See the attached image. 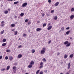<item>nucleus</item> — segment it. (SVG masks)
<instances>
[{
	"label": "nucleus",
	"instance_id": "b1692460",
	"mask_svg": "<svg viewBox=\"0 0 74 74\" xmlns=\"http://www.w3.org/2000/svg\"><path fill=\"white\" fill-rule=\"evenodd\" d=\"M5 70V68H3L1 69V71H4Z\"/></svg>",
	"mask_w": 74,
	"mask_h": 74
},
{
	"label": "nucleus",
	"instance_id": "6e6d98bb",
	"mask_svg": "<svg viewBox=\"0 0 74 74\" xmlns=\"http://www.w3.org/2000/svg\"><path fill=\"white\" fill-rule=\"evenodd\" d=\"M14 31H15V29H14L12 30V31H13V32H14Z\"/></svg>",
	"mask_w": 74,
	"mask_h": 74
},
{
	"label": "nucleus",
	"instance_id": "8fccbe9b",
	"mask_svg": "<svg viewBox=\"0 0 74 74\" xmlns=\"http://www.w3.org/2000/svg\"><path fill=\"white\" fill-rule=\"evenodd\" d=\"M23 36L24 37H25V36H26V35L25 34H23Z\"/></svg>",
	"mask_w": 74,
	"mask_h": 74
},
{
	"label": "nucleus",
	"instance_id": "338daca9",
	"mask_svg": "<svg viewBox=\"0 0 74 74\" xmlns=\"http://www.w3.org/2000/svg\"><path fill=\"white\" fill-rule=\"evenodd\" d=\"M19 40H20V38H19Z\"/></svg>",
	"mask_w": 74,
	"mask_h": 74
},
{
	"label": "nucleus",
	"instance_id": "2f4dec72",
	"mask_svg": "<svg viewBox=\"0 0 74 74\" xmlns=\"http://www.w3.org/2000/svg\"><path fill=\"white\" fill-rule=\"evenodd\" d=\"M40 72V70H38L36 72V74H38Z\"/></svg>",
	"mask_w": 74,
	"mask_h": 74
},
{
	"label": "nucleus",
	"instance_id": "774afa93",
	"mask_svg": "<svg viewBox=\"0 0 74 74\" xmlns=\"http://www.w3.org/2000/svg\"><path fill=\"white\" fill-rule=\"evenodd\" d=\"M30 30H29V32H30Z\"/></svg>",
	"mask_w": 74,
	"mask_h": 74
},
{
	"label": "nucleus",
	"instance_id": "e433bc0d",
	"mask_svg": "<svg viewBox=\"0 0 74 74\" xmlns=\"http://www.w3.org/2000/svg\"><path fill=\"white\" fill-rule=\"evenodd\" d=\"M31 22L30 21H29V22H28V25H30V24H31Z\"/></svg>",
	"mask_w": 74,
	"mask_h": 74
},
{
	"label": "nucleus",
	"instance_id": "39448f33",
	"mask_svg": "<svg viewBox=\"0 0 74 74\" xmlns=\"http://www.w3.org/2000/svg\"><path fill=\"white\" fill-rule=\"evenodd\" d=\"M42 30V29L40 28H38L36 29V31L37 32H39L41 31Z\"/></svg>",
	"mask_w": 74,
	"mask_h": 74
},
{
	"label": "nucleus",
	"instance_id": "5701e85b",
	"mask_svg": "<svg viewBox=\"0 0 74 74\" xmlns=\"http://www.w3.org/2000/svg\"><path fill=\"white\" fill-rule=\"evenodd\" d=\"M19 3V1H17L16 2H14V4H18Z\"/></svg>",
	"mask_w": 74,
	"mask_h": 74
},
{
	"label": "nucleus",
	"instance_id": "58836bf2",
	"mask_svg": "<svg viewBox=\"0 0 74 74\" xmlns=\"http://www.w3.org/2000/svg\"><path fill=\"white\" fill-rule=\"evenodd\" d=\"M43 64V63L42 62H41L40 63V66H42Z\"/></svg>",
	"mask_w": 74,
	"mask_h": 74
},
{
	"label": "nucleus",
	"instance_id": "4c0bfd02",
	"mask_svg": "<svg viewBox=\"0 0 74 74\" xmlns=\"http://www.w3.org/2000/svg\"><path fill=\"white\" fill-rule=\"evenodd\" d=\"M43 61L44 62H46V59H45V58H44Z\"/></svg>",
	"mask_w": 74,
	"mask_h": 74
},
{
	"label": "nucleus",
	"instance_id": "412c9836",
	"mask_svg": "<svg viewBox=\"0 0 74 74\" xmlns=\"http://www.w3.org/2000/svg\"><path fill=\"white\" fill-rule=\"evenodd\" d=\"M32 66H33L32 65L30 64V65H29L28 66V67H29V68H31L32 67Z\"/></svg>",
	"mask_w": 74,
	"mask_h": 74
},
{
	"label": "nucleus",
	"instance_id": "7c9ffc66",
	"mask_svg": "<svg viewBox=\"0 0 74 74\" xmlns=\"http://www.w3.org/2000/svg\"><path fill=\"white\" fill-rule=\"evenodd\" d=\"M18 34V31H16L15 32H14V35H16Z\"/></svg>",
	"mask_w": 74,
	"mask_h": 74
},
{
	"label": "nucleus",
	"instance_id": "473e14b6",
	"mask_svg": "<svg viewBox=\"0 0 74 74\" xmlns=\"http://www.w3.org/2000/svg\"><path fill=\"white\" fill-rule=\"evenodd\" d=\"M46 23H45L42 26L43 27H45V26H46Z\"/></svg>",
	"mask_w": 74,
	"mask_h": 74
},
{
	"label": "nucleus",
	"instance_id": "bb28decb",
	"mask_svg": "<svg viewBox=\"0 0 74 74\" xmlns=\"http://www.w3.org/2000/svg\"><path fill=\"white\" fill-rule=\"evenodd\" d=\"M24 15V13H21L20 14L21 16H23Z\"/></svg>",
	"mask_w": 74,
	"mask_h": 74
},
{
	"label": "nucleus",
	"instance_id": "2eb2a0df",
	"mask_svg": "<svg viewBox=\"0 0 74 74\" xmlns=\"http://www.w3.org/2000/svg\"><path fill=\"white\" fill-rule=\"evenodd\" d=\"M15 24H12L11 25V27H15Z\"/></svg>",
	"mask_w": 74,
	"mask_h": 74
},
{
	"label": "nucleus",
	"instance_id": "f704fd0d",
	"mask_svg": "<svg viewBox=\"0 0 74 74\" xmlns=\"http://www.w3.org/2000/svg\"><path fill=\"white\" fill-rule=\"evenodd\" d=\"M5 58V59H6V60H7V59H8V56H6Z\"/></svg>",
	"mask_w": 74,
	"mask_h": 74
},
{
	"label": "nucleus",
	"instance_id": "de8ad7c7",
	"mask_svg": "<svg viewBox=\"0 0 74 74\" xmlns=\"http://www.w3.org/2000/svg\"><path fill=\"white\" fill-rule=\"evenodd\" d=\"M48 2H49V3H51V0H48Z\"/></svg>",
	"mask_w": 74,
	"mask_h": 74
},
{
	"label": "nucleus",
	"instance_id": "393cba45",
	"mask_svg": "<svg viewBox=\"0 0 74 74\" xmlns=\"http://www.w3.org/2000/svg\"><path fill=\"white\" fill-rule=\"evenodd\" d=\"M73 57V54H71L70 56V58H72Z\"/></svg>",
	"mask_w": 74,
	"mask_h": 74
},
{
	"label": "nucleus",
	"instance_id": "f03ea898",
	"mask_svg": "<svg viewBox=\"0 0 74 74\" xmlns=\"http://www.w3.org/2000/svg\"><path fill=\"white\" fill-rule=\"evenodd\" d=\"M27 5V3H24L22 5V7H26Z\"/></svg>",
	"mask_w": 74,
	"mask_h": 74
},
{
	"label": "nucleus",
	"instance_id": "37998d69",
	"mask_svg": "<svg viewBox=\"0 0 74 74\" xmlns=\"http://www.w3.org/2000/svg\"><path fill=\"white\" fill-rule=\"evenodd\" d=\"M43 74V72L42 71L40 72L39 73V74Z\"/></svg>",
	"mask_w": 74,
	"mask_h": 74
},
{
	"label": "nucleus",
	"instance_id": "09e8293b",
	"mask_svg": "<svg viewBox=\"0 0 74 74\" xmlns=\"http://www.w3.org/2000/svg\"><path fill=\"white\" fill-rule=\"evenodd\" d=\"M60 55V53L58 52V53L57 55H58H58Z\"/></svg>",
	"mask_w": 74,
	"mask_h": 74
},
{
	"label": "nucleus",
	"instance_id": "7ed1b4c3",
	"mask_svg": "<svg viewBox=\"0 0 74 74\" xmlns=\"http://www.w3.org/2000/svg\"><path fill=\"white\" fill-rule=\"evenodd\" d=\"M13 71L14 73H16V66H14L13 67Z\"/></svg>",
	"mask_w": 74,
	"mask_h": 74
},
{
	"label": "nucleus",
	"instance_id": "5fc2aeb1",
	"mask_svg": "<svg viewBox=\"0 0 74 74\" xmlns=\"http://www.w3.org/2000/svg\"><path fill=\"white\" fill-rule=\"evenodd\" d=\"M8 11H10V10H10V9H8Z\"/></svg>",
	"mask_w": 74,
	"mask_h": 74
},
{
	"label": "nucleus",
	"instance_id": "052dcab7",
	"mask_svg": "<svg viewBox=\"0 0 74 74\" xmlns=\"http://www.w3.org/2000/svg\"><path fill=\"white\" fill-rule=\"evenodd\" d=\"M66 74H69V73L67 72V73H66Z\"/></svg>",
	"mask_w": 74,
	"mask_h": 74
},
{
	"label": "nucleus",
	"instance_id": "ea45409f",
	"mask_svg": "<svg viewBox=\"0 0 74 74\" xmlns=\"http://www.w3.org/2000/svg\"><path fill=\"white\" fill-rule=\"evenodd\" d=\"M43 67V65H41L40 67H39V68L41 69V68H42Z\"/></svg>",
	"mask_w": 74,
	"mask_h": 74
},
{
	"label": "nucleus",
	"instance_id": "cd10ccee",
	"mask_svg": "<svg viewBox=\"0 0 74 74\" xmlns=\"http://www.w3.org/2000/svg\"><path fill=\"white\" fill-rule=\"evenodd\" d=\"M10 66H8L7 67V68H6L7 70H8V69H10Z\"/></svg>",
	"mask_w": 74,
	"mask_h": 74
},
{
	"label": "nucleus",
	"instance_id": "4be33fe9",
	"mask_svg": "<svg viewBox=\"0 0 74 74\" xmlns=\"http://www.w3.org/2000/svg\"><path fill=\"white\" fill-rule=\"evenodd\" d=\"M6 39H3V40L2 41L3 42H5V41H6Z\"/></svg>",
	"mask_w": 74,
	"mask_h": 74
},
{
	"label": "nucleus",
	"instance_id": "49530a36",
	"mask_svg": "<svg viewBox=\"0 0 74 74\" xmlns=\"http://www.w3.org/2000/svg\"><path fill=\"white\" fill-rule=\"evenodd\" d=\"M51 42V40H50L48 42V44H50Z\"/></svg>",
	"mask_w": 74,
	"mask_h": 74
},
{
	"label": "nucleus",
	"instance_id": "c85d7f7f",
	"mask_svg": "<svg viewBox=\"0 0 74 74\" xmlns=\"http://www.w3.org/2000/svg\"><path fill=\"white\" fill-rule=\"evenodd\" d=\"M4 30H3L1 32V34H3V33H4Z\"/></svg>",
	"mask_w": 74,
	"mask_h": 74
},
{
	"label": "nucleus",
	"instance_id": "a18cd8bd",
	"mask_svg": "<svg viewBox=\"0 0 74 74\" xmlns=\"http://www.w3.org/2000/svg\"><path fill=\"white\" fill-rule=\"evenodd\" d=\"M3 58V56H0V59H1Z\"/></svg>",
	"mask_w": 74,
	"mask_h": 74
},
{
	"label": "nucleus",
	"instance_id": "0e129e2a",
	"mask_svg": "<svg viewBox=\"0 0 74 74\" xmlns=\"http://www.w3.org/2000/svg\"><path fill=\"white\" fill-rule=\"evenodd\" d=\"M61 64H62V63H63V62H61Z\"/></svg>",
	"mask_w": 74,
	"mask_h": 74
},
{
	"label": "nucleus",
	"instance_id": "13d9d810",
	"mask_svg": "<svg viewBox=\"0 0 74 74\" xmlns=\"http://www.w3.org/2000/svg\"><path fill=\"white\" fill-rule=\"evenodd\" d=\"M17 17L16 16H15V18H16Z\"/></svg>",
	"mask_w": 74,
	"mask_h": 74
},
{
	"label": "nucleus",
	"instance_id": "0eeeda50",
	"mask_svg": "<svg viewBox=\"0 0 74 74\" xmlns=\"http://www.w3.org/2000/svg\"><path fill=\"white\" fill-rule=\"evenodd\" d=\"M54 5H55V7H56V6H58V5H59V2H56L55 4Z\"/></svg>",
	"mask_w": 74,
	"mask_h": 74
},
{
	"label": "nucleus",
	"instance_id": "f8f14e48",
	"mask_svg": "<svg viewBox=\"0 0 74 74\" xmlns=\"http://www.w3.org/2000/svg\"><path fill=\"white\" fill-rule=\"evenodd\" d=\"M68 44H69V41H66L64 42V44L65 45H67Z\"/></svg>",
	"mask_w": 74,
	"mask_h": 74
},
{
	"label": "nucleus",
	"instance_id": "9b49d317",
	"mask_svg": "<svg viewBox=\"0 0 74 74\" xmlns=\"http://www.w3.org/2000/svg\"><path fill=\"white\" fill-rule=\"evenodd\" d=\"M22 56V55L21 54H20L18 55V58H21Z\"/></svg>",
	"mask_w": 74,
	"mask_h": 74
},
{
	"label": "nucleus",
	"instance_id": "a878e982",
	"mask_svg": "<svg viewBox=\"0 0 74 74\" xmlns=\"http://www.w3.org/2000/svg\"><path fill=\"white\" fill-rule=\"evenodd\" d=\"M71 12L74 11V8H72L71 9Z\"/></svg>",
	"mask_w": 74,
	"mask_h": 74
},
{
	"label": "nucleus",
	"instance_id": "dca6fc26",
	"mask_svg": "<svg viewBox=\"0 0 74 74\" xmlns=\"http://www.w3.org/2000/svg\"><path fill=\"white\" fill-rule=\"evenodd\" d=\"M4 13L5 14H8V11L7 10H5L4 12Z\"/></svg>",
	"mask_w": 74,
	"mask_h": 74
},
{
	"label": "nucleus",
	"instance_id": "423d86ee",
	"mask_svg": "<svg viewBox=\"0 0 74 74\" xmlns=\"http://www.w3.org/2000/svg\"><path fill=\"white\" fill-rule=\"evenodd\" d=\"M3 23H4V21H2L1 22V26L3 27V26H4L5 25V24H3Z\"/></svg>",
	"mask_w": 74,
	"mask_h": 74
},
{
	"label": "nucleus",
	"instance_id": "aec40b11",
	"mask_svg": "<svg viewBox=\"0 0 74 74\" xmlns=\"http://www.w3.org/2000/svg\"><path fill=\"white\" fill-rule=\"evenodd\" d=\"M53 19L54 20H57V19H58V17H57V16H56Z\"/></svg>",
	"mask_w": 74,
	"mask_h": 74
},
{
	"label": "nucleus",
	"instance_id": "69168bd1",
	"mask_svg": "<svg viewBox=\"0 0 74 74\" xmlns=\"http://www.w3.org/2000/svg\"><path fill=\"white\" fill-rule=\"evenodd\" d=\"M60 74H63V73H61Z\"/></svg>",
	"mask_w": 74,
	"mask_h": 74
},
{
	"label": "nucleus",
	"instance_id": "f257e3e1",
	"mask_svg": "<svg viewBox=\"0 0 74 74\" xmlns=\"http://www.w3.org/2000/svg\"><path fill=\"white\" fill-rule=\"evenodd\" d=\"M46 50V49L45 47L42 48V50L40 51V53L41 54H44L45 51Z\"/></svg>",
	"mask_w": 74,
	"mask_h": 74
},
{
	"label": "nucleus",
	"instance_id": "9d476101",
	"mask_svg": "<svg viewBox=\"0 0 74 74\" xmlns=\"http://www.w3.org/2000/svg\"><path fill=\"white\" fill-rule=\"evenodd\" d=\"M68 69H69L70 68V63H69L68 64Z\"/></svg>",
	"mask_w": 74,
	"mask_h": 74
},
{
	"label": "nucleus",
	"instance_id": "c756f323",
	"mask_svg": "<svg viewBox=\"0 0 74 74\" xmlns=\"http://www.w3.org/2000/svg\"><path fill=\"white\" fill-rule=\"evenodd\" d=\"M32 53H34L35 52V50L34 49H32Z\"/></svg>",
	"mask_w": 74,
	"mask_h": 74
},
{
	"label": "nucleus",
	"instance_id": "6ab92c4d",
	"mask_svg": "<svg viewBox=\"0 0 74 74\" xmlns=\"http://www.w3.org/2000/svg\"><path fill=\"white\" fill-rule=\"evenodd\" d=\"M71 44L70 43H68L67 45H66V47H69V46Z\"/></svg>",
	"mask_w": 74,
	"mask_h": 74
},
{
	"label": "nucleus",
	"instance_id": "3c124183",
	"mask_svg": "<svg viewBox=\"0 0 74 74\" xmlns=\"http://www.w3.org/2000/svg\"><path fill=\"white\" fill-rule=\"evenodd\" d=\"M44 15H45V14H44V13H43L42 14V16H44Z\"/></svg>",
	"mask_w": 74,
	"mask_h": 74
},
{
	"label": "nucleus",
	"instance_id": "a19ab883",
	"mask_svg": "<svg viewBox=\"0 0 74 74\" xmlns=\"http://www.w3.org/2000/svg\"><path fill=\"white\" fill-rule=\"evenodd\" d=\"M6 52H10V50H8V49H7L6 50Z\"/></svg>",
	"mask_w": 74,
	"mask_h": 74
},
{
	"label": "nucleus",
	"instance_id": "680f3d73",
	"mask_svg": "<svg viewBox=\"0 0 74 74\" xmlns=\"http://www.w3.org/2000/svg\"><path fill=\"white\" fill-rule=\"evenodd\" d=\"M47 16H49V14H48Z\"/></svg>",
	"mask_w": 74,
	"mask_h": 74
},
{
	"label": "nucleus",
	"instance_id": "864d4df0",
	"mask_svg": "<svg viewBox=\"0 0 74 74\" xmlns=\"http://www.w3.org/2000/svg\"><path fill=\"white\" fill-rule=\"evenodd\" d=\"M40 21H37V23H40Z\"/></svg>",
	"mask_w": 74,
	"mask_h": 74
},
{
	"label": "nucleus",
	"instance_id": "4d7b16f0",
	"mask_svg": "<svg viewBox=\"0 0 74 74\" xmlns=\"http://www.w3.org/2000/svg\"><path fill=\"white\" fill-rule=\"evenodd\" d=\"M8 1H12L13 0H7Z\"/></svg>",
	"mask_w": 74,
	"mask_h": 74
},
{
	"label": "nucleus",
	"instance_id": "e2e57ef3",
	"mask_svg": "<svg viewBox=\"0 0 74 74\" xmlns=\"http://www.w3.org/2000/svg\"><path fill=\"white\" fill-rule=\"evenodd\" d=\"M50 25V23H49L48 25V26H49Z\"/></svg>",
	"mask_w": 74,
	"mask_h": 74
},
{
	"label": "nucleus",
	"instance_id": "ddd939ff",
	"mask_svg": "<svg viewBox=\"0 0 74 74\" xmlns=\"http://www.w3.org/2000/svg\"><path fill=\"white\" fill-rule=\"evenodd\" d=\"M74 15H72L70 17V18L71 19H73V18H74Z\"/></svg>",
	"mask_w": 74,
	"mask_h": 74
},
{
	"label": "nucleus",
	"instance_id": "4468645a",
	"mask_svg": "<svg viewBox=\"0 0 74 74\" xmlns=\"http://www.w3.org/2000/svg\"><path fill=\"white\" fill-rule=\"evenodd\" d=\"M30 64H31L32 65L34 64V62L33 61H32L30 63Z\"/></svg>",
	"mask_w": 74,
	"mask_h": 74
},
{
	"label": "nucleus",
	"instance_id": "a211bd4d",
	"mask_svg": "<svg viewBox=\"0 0 74 74\" xmlns=\"http://www.w3.org/2000/svg\"><path fill=\"white\" fill-rule=\"evenodd\" d=\"M6 45V43H3L2 44V46L3 47H4Z\"/></svg>",
	"mask_w": 74,
	"mask_h": 74
},
{
	"label": "nucleus",
	"instance_id": "f3484780",
	"mask_svg": "<svg viewBox=\"0 0 74 74\" xmlns=\"http://www.w3.org/2000/svg\"><path fill=\"white\" fill-rule=\"evenodd\" d=\"M68 56L66 54H65L64 55V58L65 59H66V58H67V57Z\"/></svg>",
	"mask_w": 74,
	"mask_h": 74
},
{
	"label": "nucleus",
	"instance_id": "bf43d9fd",
	"mask_svg": "<svg viewBox=\"0 0 74 74\" xmlns=\"http://www.w3.org/2000/svg\"><path fill=\"white\" fill-rule=\"evenodd\" d=\"M70 40H71V39H72V37H70Z\"/></svg>",
	"mask_w": 74,
	"mask_h": 74
},
{
	"label": "nucleus",
	"instance_id": "603ef678",
	"mask_svg": "<svg viewBox=\"0 0 74 74\" xmlns=\"http://www.w3.org/2000/svg\"><path fill=\"white\" fill-rule=\"evenodd\" d=\"M69 27H68L66 28V30H68V29H69Z\"/></svg>",
	"mask_w": 74,
	"mask_h": 74
},
{
	"label": "nucleus",
	"instance_id": "c9c22d12",
	"mask_svg": "<svg viewBox=\"0 0 74 74\" xmlns=\"http://www.w3.org/2000/svg\"><path fill=\"white\" fill-rule=\"evenodd\" d=\"M28 21H29V20H28L27 19H26L25 21V22H28Z\"/></svg>",
	"mask_w": 74,
	"mask_h": 74
},
{
	"label": "nucleus",
	"instance_id": "1a4fd4ad",
	"mask_svg": "<svg viewBox=\"0 0 74 74\" xmlns=\"http://www.w3.org/2000/svg\"><path fill=\"white\" fill-rule=\"evenodd\" d=\"M71 32V31H70V30L68 31H67L66 33V34H67V35H68V34H69V33H70Z\"/></svg>",
	"mask_w": 74,
	"mask_h": 74
},
{
	"label": "nucleus",
	"instance_id": "72a5a7b5",
	"mask_svg": "<svg viewBox=\"0 0 74 74\" xmlns=\"http://www.w3.org/2000/svg\"><path fill=\"white\" fill-rule=\"evenodd\" d=\"M61 30L63 31L64 30V27H62L61 28Z\"/></svg>",
	"mask_w": 74,
	"mask_h": 74
},
{
	"label": "nucleus",
	"instance_id": "20e7f679",
	"mask_svg": "<svg viewBox=\"0 0 74 74\" xmlns=\"http://www.w3.org/2000/svg\"><path fill=\"white\" fill-rule=\"evenodd\" d=\"M52 26H49V27H48L47 28V30H51V29H52Z\"/></svg>",
	"mask_w": 74,
	"mask_h": 74
},
{
	"label": "nucleus",
	"instance_id": "6e6552de",
	"mask_svg": "<svg viewBox=\"0 0 74 74\" xmlns=\"http://www.w3.org/2000/svg\"><path fill=\"white\" fill-rule=\"evenodd\" d=\"M9 59L10 60H13V57L12 56H10L9 58Z\"/></svg>",
	"mask_w": 74,
	"mask_h": 74
},
{
	"label": "nucleus",
	"instance_id": "79ce46f5",
	"mask_svg": "<svg viewBox=\"0 0 74 74\" xmlns=\"http://www.w3.org/2000/svg\"><path fill=\"white\" fill-rule=\"evenodd\" d=\"M53 12H54V10H52L51 11V13L52 14V13H53Z\"/></svg>",
	"mask_w": 74,
	"mask_h": 74
},
{
	"label": "nucleus",
	"instance_id": "c03bdc74",
	"mask_svg": "<svg viewBox=\"0 0 74 74\" xmlns=\"http://www.w3.org/2000/svg\"><path fill=\"white\" fill-rule=\"evenodd\" d=\"M21 47H22V45H20L18 47V48H21Z\"/></svg>",
	"mask_w": 74,
	"mask_h": 74
}]
</instances>
